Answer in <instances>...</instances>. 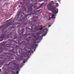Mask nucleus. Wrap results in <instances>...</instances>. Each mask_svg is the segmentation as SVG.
<instances>
[{
	"mask_svg": "<svg viewBox=\"0 0 74 74\" xmlns=\"http://www.w3.org/2000/svg\"><path fill=\"white\" fill-rule=\"evenodd\" d=\"M8 35H7L5 34H2L1 35V37L2 38H5L4 39L5 40H6V39H8V38H10V37H11V33H8Z\"/></svg>",
	"mask_w": 74,
	"mask_h": 74,
	"instance_id": "f257e3e1",
	"label": "nucleus"
},
{
	"mask_svg": "<svg viewBox=\"0 0 74 74\" xmlns=\"http://www.w3.org/2000/svg\"><path fill=\"white\" fill-rule=\"evenodd\" d=\"M42 36H39V38L37 39H36L35 40H34V42H33L32 43V44L34 45L33 46H35L36 47L38 46V45H36V43L35 42V41H36L37 40L38 41H38H40V40H41V39H42Z\"/></svg>",
	"mask_w": 74,
	"mask_h": 74,
	"instance_id": "f03ea898",
	"label": "nucleus"
},
{
	"mask_svg": "<svg viewBox=\"0 0 74 74\" xmlns=\"http://www.w3.org/2000/svg\"><path fill=\"white\" fill-rule=\"evenodd\" d=\"M31 4L30 3V2H28L27 4V7L28 5V12H27V13H29V12H32V7L31 6H29V5H30Z\"/></svg>",
	"mask_w": 74,
	"mask_h": 74,
	"instance_id": "7ed1b4c3",
	"label": "nucleus"
},
{
	"mask_svg": "<svg viewBox=\"0 0 74 74\" xmlns=\"http://www.w3.org/2000/svg\"><path fill=\"white\" fill-rule=\"evenodd\" d=\"M35 30H34L33 32L34 33V32H36L37 31H39V30H41L42 29H43V28L42 27H39V26H37L35 28Z\"/></svg>",
	"mask_w": 74,
	"mask_h": 74,
	"instance_id": "20e7f679",
	"label": "nucleus"
},
{
	"mask_svg": "<svg viewBox=\"0 0 74 74\" xmlns=\"http://www.w3.org/2000/svg\"><path fill=\"white\" fill-rule=\"evenodd\" d=\"M31 51H30L28 50L24 54H23V55H24L25 56V57H27L28 55H31V53H30Z\"/></svg>",
	"mask_w": 74,
	"mask_h": 74,
	"instance_id": "39448f33",
	"label": "nucleus"
},
{
	"mask_svg": "<svg viewBox=\"0 0 74 74\" xmlns=\"http://www.w3.org/2000/svg\"><path fill=\"white\" fill-rule=\"evenodd\" d=\"M52 9L53 10L52 12L53 13V14H56L58 12V9H56L55 8H52Z\"/></svg>",
	"mask_w": 74,
	"mask_h": 74,
	"instance_id": "423d86ee",
	"label": "nucleus"
},
{
	"mask_svg": "<svg viewBox=\"0 0 74 74\" xmlns=\"http://www.w3.org/2000/svg\"><path fill=\"white\" fill-rule=\"evenodd\" d=\"M55 16H56V15L53 14L51 16V18L52 19H55L56 17H55Z\"/></svg>",
	"mask_w": 74,
	"mask_h": 74,
	"instance_id": "0eeeda50",
	"label": "nucleus"
},
{
	"mask_svg": "<svg viewBox=\"0 0 74 74\" xmlns=\"http://www.w3.org/2000/svg\"><path fill=\"white\" fill-rule=\"evenodd\" d=\"M43 4H41L40 6H39V8H37V10H38V9H40V8L42 7H43Z\"/></svg>",
	"mask_w": 74,
	"mask_h": 74,
	"instance_id": "6e6552de",
	"label": "nucleus"
},
{
	"mask_svg": "<svg viewBox=\"0 0 74 74\" xmlns=\"http://www.w3.org/2000/svg\"><path fill=\"white\" fill-rule=\"evenodd\" d=\"M16 51H17V50H12V51H13V52L14 53H17Z\"/></svg>",
	"mask_w": 74,
	"mask_h": 74,
	"instance_id": "1a4fd4ad",
	"label": "nucleus"
},
{
	"mask_svg": "<svg viewBox=\"0 0 74 74\" xmlns=\"http://www.w3.org/2000/svg\"><path fill=\"white\" fill-rule=\"evenodd\" d=\"M9 23L8 24V25H6L7 27H8V26H11V23H12L10 22H9Z\"/></svg>",
	"mask_w": 74,
	"mask_h": 74,
	"instance_id": "9d476101",
	"label": "nucleus"
},
{
	"mask_svg": "<svg viewBox=\"0 0 74 74\" xmlns=\"http://www.w3.org/2000/svg\"><path fill=\"white\" fill-rule=\"evenodd\" d=\"M8 45H9L8 44H7L4 45V47H5V48H8V47L7 46Z\"/></svg>",
	"mask_w": 74,
	"mask_h": 74,
	"instance_id": "9b49d317",
	"label": "nucleus"
},
{
	"mask_svg": "<svg viewBox=\"0 0 74 74\" xmlns=\"http://www.w3.org/2000/svg\"><path fill=\"white\" fill-rule=\"evenodd\" d=\"M47 7L48 8H51V5L50 4H48L47 5Z\"/></svg>",
	"mask_w": 74,
	"mask_h": 74,
	"instance_id": "f8f14e48",
	"label": "nucleus"
},
{
	"mask_svg": "<svg viewBox=\"0 0 74 74\" xmlns=\"http://www.w3.org/2000/svg\"><path fill=\"white\" fill-rule=\"evenodd\" d=\"M19 46H18L17 47H16V49H19Z\"/></svg>",
	"mask_w": 74,
	"mask_h": 74,
	"instance_id": "ddd939ff",
	"label": "nucleus"
},
{
	"mask_svg": "<svg viewBox=\"0 0 74 74\" xmlns=\"http://www.w3.org/2000/svg\"><path fill=\"white\" fill-rule=\"evenodd\" d=\"M23 20H24V21H25L27 20V18H23Z\"/></svg>",
	"mask_w": 74,
	"mask_h": 74,
	"instance_id": "4468645a",
	"label": "nucleus"
},
{
	"mask_svg": "<svg viewBox=\"0 0 74 74\" xmlns=\"http://www.w3.org/2000/svg\"><path fill=\"white\" fill-rule=\"evenodd\" d=\"M40 10H41V9H40L39 10H37V12H40Z\"/></svg>",
	"mask_w": 74,
	"mask_h": 74,
	"instance_id": "2eb2a0df",
	"label": "nucleus"
},
{
	"mask_svg": "<svg viewBox=\"0 0 74 74\" xmlns=\"http://www.w3.org/2000/svg\"><path fill=\"white\" fill-rule=\"evenodd\" d=\"M40 10H41V9H40L39 10H37V12H40Z\"/></svg>",
	"mask_w": 74,
	"mask_h": 74,
	"instance_id": "dca6fc26",
	"label": "nucleus"
},
{
	"mask_svg": "<svg viewBox=\"0 0 74 74\" xmlns=\"http://www.w3.org/2000/svg\"><path fill=\"white\" fill-rule=\"evenodd\" d=\"M51 19L52 18V17H50L49 18V21H50V20H51Z\"/></svg>",
	"mask_w": 74,
	"mask_h": 74,
	"instance_id": "f3484780",
	"label": "nucleus"
},
{
	"mask_svg": "<svg viewBox=\"0 0 74 74\" xmlns=\"http://www.w3.org/2000/svg\"><path fill=\"white\" fill-rule=\"evenodd\" d=\"M58 5H59V4H58L57 3V4H56V6H57V7H58Z\"/></svg>",
	"mask_w": 74,
	"mask_h": 74,
	"instance_id": "a211bd4d",
	"label": "nucleus"
},
{
	"mask_svg": "<svg viewBox=\"0 0 74 74\" xmlns=\"http://www.w3.org/2000/svg\"><path fill=\"white\" fill-rule=\"evenodd\" d=\"M16 74H19V72H18V71H17Z\"/></svg>",
	"mask_w": 74,
	"mask_h": 74,
	"instance_id": "6ab92c4d",
	"label": "nucleus"
},
{
	"mask_svg": "<svg viewBox=\"0 0 74 74\" xmlns=\"http://www.w3.org/2000/svg\"><path fill=\"white\" fill-rule=\"evenodd\" d=\"M51 25H49L48 26V27H51Z\"/></svg>",
	"mask_w": 74,
	"mask_h": 74,
	"instance_id": "aec40b11",
	"label": "nucleus"
},
{
	"mask_svg": "<svg viewBox=\"0 0 74 74\" xmlns=\"http://www.w3.org/2000/svg\"><path fill=\"white\" fill-rule=\"evenodd\" d=\"M23 32H25V30H24V28H23Z\"/></svg>",
	"mask_w": 74,
	"mask_h": 74,
	"instance_id": "412c9836",
	"label": "nucleus"
},
{
	"mask_svg": "<svg viewBox=\"0 0 74 74\" xmlns=\"http://www.w3.org/2000/svg\"><path fill=\"white\" fill-rule=\"evenodd\" d=\"M2 51H1V52H3V49H2Z\"/></svg>",
	"mask_w": 74,
	"mask_h": 74,
	"instance_id": "4be33fe9",
	"label": "nucleus"
},
{
	"mask_svg": "<svg viewBox=\"0 0 74 74\" xmlns=\"http://www.w3.org/2000/svg\"><path fill=\"white\" fill-rule=\"evenodd\" d=\"M13 70H15L14 69V68H13Z\"/></svg>",
	"mask_w": 74,
	"mask_h": 74,
	"instance_id": "5701e85b",
	"label": "nucleus"
},
{
	"mask_svg": "<svg viewBox=\"0 0 74 74\" xmlns=\"http://www.w3.org/2000/svg\"><path fill=\"white\" fill-rule=\"evenodd\" d=\"M5 49H8V48H5Z\"/></svg>",
	"mask_w": 74,
	"mask_h": 74,
	"instance_id": "b1692460",
	"label": "nucleus"
},
{
	"mask_svg": "<svg viewBox=\"0 0 74 74\" xmlns=\"http://www.w3.org/2000/svg\"><path fill=\"white\" fill-rule=\"evenodd\" d=\"M21 33H23V32H21Z\"/></svg>",
	"mask_w": 74,
	"mask_h": 74,
	"instance_id": "393cba45",
	"label": "nucleus"
},
{
	"mask_svg": "<svg viewBox=\"0 0 74 74\" xmlns=\"http://www.w3.org/2000/svg\"><path fill=\"white\" fill-rule=\"evenodd\" d=\"M23 63H25V61H24V62H23Z\"/></svg>",
	"mask_w": 74,
	"mask_h": 74,
	"instance_id": "a878e982",
	"label": "nucleus"
},
{
	"mask_svg": "<svg viewBox=\"0 0 74 74\" xmlns=\"http://www.w3.org/2000/svg\"><path fill=\"white\" fill-rule=\"evenodd\" d=\"M27 16H28V14H27Z\"/></svg>",
	"mask_w": 74,
	"mask_h": 74,
	"instance_id": "bb28decb",
	"label": "nucleus"
},
{
	"mask_svg": "<svg viewBox=\"0 0 74 74\" xmlns=\"http://www.w3.org/2000/svg\"><path fill=\"white\" fill-rule=\"evenodd\" d=\"M29 29H30L29 28H28Z\"/></svg>",
	"mask_w": 74,
	"mask_h": 74,
	"instance_id": "cd10ccee",
	"label": "nucleus"
},
{
	"mask_svg": "<svg viewBox=\"0 0 74 74\" xmlns=\"http://www.w3.org/2000/svg\"><path fill=\"white\" fill-rule=\"evenodd\" d=\"M54 8H56V7H55Z\"/></svg>",
	"mask_w": 74,
	"mask_h": 74,
	"instance_id": "c85d7f7f",
	"label": "nucleus"
},
{
	"mask_svg": "<svg viewBox=\"0 0 74 74\" xmlns=\"http://www.w3.org/2000/svg\"><path fill=\"white\" fill-rule=\"evenodd\" d=\"M0 70H1V69H0Z\"/></svg>",
	"mask_w": 74,
	"mask_h": 74,
	"instance_id": "c756f323",
	"label": "nucleus"
},
{
	"mask_svg": "<svg viewBox=\"0 0 74 74\" xmlns=\"http://www.w3.org/2000/svg\"><path fill=\"white\" fill-rule=\"evenodd\" d=\"M16 37V38H17V37Z\"/></svg>",
	"mask_w": 74,
	"mask_h": 74,
	"instance_id": "7c9ffc66",
	"label": "nucleus"
},
{
	"mask_svg": "<svg viewBox=\"0 0 74 74\" xmlns=\"http://www.w3.org/2000/svg\"><path fill=\"white\" fill-rule=\"evenodd\" d=\"M32 4H33V3H32Z\"/></svg>",
	"mask_w": 74,
	"mask_h": 74,
	"instance_id": "2f4dec72",
	"label": "nucleus"
}]
</instances>
